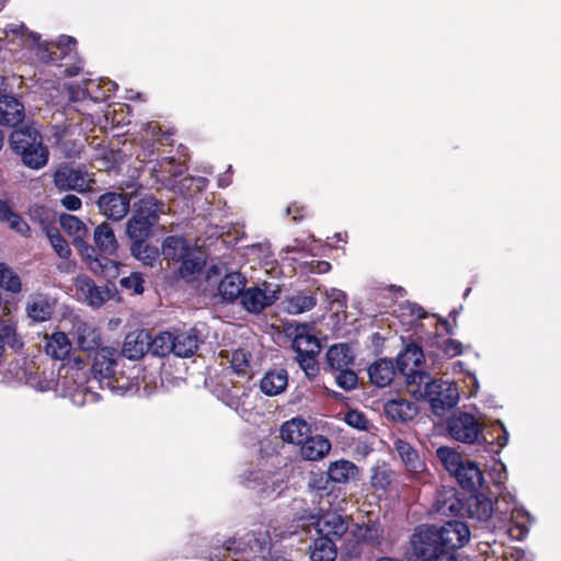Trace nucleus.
<instances>
[{
	"label": "nucleus",
	"instance_id": "f257e3e1",
	"mask_svg": "<svg viewBox=\"0 0 561 561\" xmlns=\"http://www.w3.org/2000/svg\"><path fill=\"white\" fill-rule=\"evenodd\" d=\"M468 525L449 520L437 527L421 525L410 538V561H459L458 550L470 540Z\"/></svg>",
	"mask_w": 561,
	"mask_h": 561
},
{
	"label": "nucleus",
	"instance_id": "f03ea898",
	"mask_svg": "<svg viewBox=\"0 0 561 561\" xmlns=\"http://www.w3.org/2000/svg\"><path fill=\"white\" fill-rule=\"evenodd\" d=\"M466 508L469 518L481 524L492 523L494 529H505L512 535L511 525H514L520 534L527 531L528 513L516 504L510 492H502L495 504L485 494H473L467 500Z\"/></svg>",
	"mask_w": 561,
	"mask_h": 561
},
{
	"label": "nucleus",
	"instance_id": "7ed1b4c3",
	"mask_svg": "<svg viewBox=\"0 0 561 561\" xmlns=\"http://www.w3.org/2000/svg\"><path fill=\"white\" fill-rule=\"evenodd\" d=\"M448 431L454 439L465 444L480 443L482 438L488 444V450L496 454L508 443V432L501 421H496L492 426L493 433L497 436H492V440H489L482 435L481 424L469 413L454 415L448 422Z\"/></svg>",
	"mask_w": 561,
	"mask_h": 561
},
{
	"label": "nucleus",
	"instance_id": "20e7f679",
	"mask_svg": "<svg viewBox=\"0 0 561 561\" xmlns=\"http://www.w3.org/2000/svg\"><path fill=\"white\" fill-rule=\"evenodd\" d=\"M419 385L410 390L416 399H424L431 403L433 412L443 416L459 401V391L455 383L445 380H435L428 376H419Z\"/></svg>",
	"mask_w": 561,
	"mask_h": 561
},
{
	"label": "nucleus",
	"instance_id": "39448f33",
	"mask_svg": "<svg viewBox=\"0 0 561 561\" xmlns=\"http://www.w3.org/2000/svg\"><path fill=\"white\" fill-rule=\"evenodd\" d=\"M9 144L27 168L38 170L47 164L48 150L43 145L42 136L34 127L24 126L13 130Z\"/></svg>",
	"mask_w": 561,
	"mask_h": 561
},
{
	"label": "nucleus",
	"instance_id": "423d86ee",
	"mask_svg": "<svg viewBox=\"0 0 561 561\" xmlns=\"http://www.w3.org/2000/svg\"><path fill=\"white\" fill-rule=\"evenodd\" d=\"M163 213V204L153 196H145L134 204L131 217L126 224V233L131 241H146Z\"/></svg>",
	"mask_w": 561,
	"mask_h": 561
},
{
	"label": "nucleus",
	"instance_id": "0eeeda50",
	"mask_svg": "<svg viewBox=\"0 0 561 561\" xmlns=\"http://www.w3.org/2000/svg\"><path fill=\"white\" fill-rule=\"evenodd\" d=\"M437 457L463 489L472 490L482 484L483 474L481 469L474 462L465 460L454 449L439 447Z\"/></svg>",
	"mask_w": 561,
	"mask_h": 561
},
{
	"label": "nucleus",
	"instance_id": "6e6552de",
	"mask_svg": "<svg viewBox=\"0 0 561 561\" xmlns=\"http://www.w3.org/2000/svg\"><path fill=\"white\" fill-rule=\"evenodd\" d=\"M7 35L9 33L21 36L25 41H31L35 46L36 56L44 62H54L61 58V55H67L76 47V39L70 36H60L56 45L39 43V35L27 30L23 23H11L5 28Z\"/></svg>",
	"mask_w": 561,
	"mask_h": 561
},
{
	"label": "nucleus",
	"instance_id": "1a4fd4ad",
	"mask_svg": "<svg viewBox=\"0 0 561 561\" xmlns=\"http://www.w3.org/2000/svg\"><path fill=\"white\" fill-rule=\"evenodd\" d=\"M206 282L207 286L217 288L222 300L231 302L241 299L247 279L239 272L227 273L226 266L218 264L208 268Z\"/></svg>",
	"mask_w": 561,
	"mask_h": 561
},
{
	"label": "nucleus",
	"instance_id": "9d476101",
	"mask_svg": "<svg viewBox=\"0 0 561 561\" xmlns=\"http://www.w3.org/2000/svg\"><path fill=\"white\" fill-rule=\"evenodd\" d=\"M279 293V285L263 282L244 288L240 302L248 312L260 313L278 299Z\"/></svg>",
	"mask_w": 561,
	"mask_h": 561
},
{
	"label": "nucleus",
	"instance_id": "9b49d317",
	"mask_svg": "<svg viewBox=\"0 0 561 561\" xmlns=\"http://www.w3.org/2000/svg\"><path fill=\"white\" fill-rule=\"evenodd\" d=\"M424 359L423 351L414 343L408 344L397 357V369L405 377L409 391L419 385V376H428L420 369Z\"/></svg>",
	"mask_w": 561,
	"mask_h": 561
},
{
	"label": "nucleus",
	"instance_id": "f8f14e48",
	"mask_svg": "<svg viewBox=\"0 0 561 561\" xmlns=\"http://www.w3.org/2000/svg\"><path fill=\"white\" fill-rule=\"evenodd\" d=\"M93 183L92 175L81 168L61 165L54 172V184L59 191L87 192Z\"/></svg>",
	"mask_w": 561,
	"mask_h": 561
},
{
	"label": "nucleus",
	"instance_id": "ddd939ff",
	"mask_svg": "<svg viewBox=\"0 0 561 561\" xmlns=\"http://www.w3.org/2000/svg\"><path fill=\"white\" fill-rule=\"evenodd\" d=\"M84 381V371L69 367L65 368V374L58 379L57 386L65 397H69L75 404L82 405L87 401V396H92L85 391Z\"/></svg>",
	"mask_w": 561,
	"mask_h": 561
},
{
	"label": "nucleus",
	"instance_id": "4468645a",
	"mask_svg": "<svg viewBox=\"0 0 561 561\" xmlns=\"http://www.w3.org/2000/svg\"><path fill=\"white\" fill-rule=\"evenodd\" d=\"M319 537H328L331 541L341 539L348 529V520L346 517L336 512H325L320 516H310Z\"/></svg>",
	"mask_w": 561,
	"mask_h": 561
},
{
	"label": "nucleus",
	"instance_id": "2eb2a0df",
	"mask_svg": "<svg viewBox=\"0 0 561 561\" xmlns=\"http://www.w3.org/2000/svg\"><path fill=\"white\" fill-rule=\"evenodd\" d=\"M100 213L107 219L119 221L128 214L130 208V198L127 194L117 192H106L98 198Z\"/></svg>",
	"mask_w": 561,
	"mask_h": 561
},
{
	"label": "nucleus",
	"instance_id": "dca6fc26",
	"mask_svg": "<svg viewBox=\"0 0 561 561\" xmlns=\"http://www.w3.org/2000/svg\"><path fill=\"white\" fill-rule=\"evenodd\" d=\"M293 337V348L300 355H318L321 351L319 340L312 333V328L309 324H296L290 333Z\"/></svg>",
	"mask_w": 561,
	"mask_h": 561
},
{
	"label": "nucleus",
	"instance_id": "f3484780",
	"mask_svg": "<svg viewBox=\"0 0 561 561\" xmlns=\"http://www.w3.org/2000/svg\"><path fill=\"white\" fill-rule=\"evenodd\" d=\"M55 309V301L44 294H33L28 297L25 311L34 322H44L51 318Z\"/></svg>",
	"mask_w": 561,
	"mask_h": 561
},
{
	"label": "nucleus",
	"instance_id": "a211bd4d",
	"mask_svg": "<svg viewBox=\"0 0 561 561\" xmlns=\"http://www.w3.org/2000/svg\"><path fill=\"white\" fill-rule=\"evenodd\" d=\"M149 332L146 330H136L126 335L122 354L129 359H139L149 351Z\"/></svg>",
	"mask_w": 561,
	"mask_h": 561
},
{
	"label": "nucleus",
	"instance_id": "6ab92c4d",
	"mask_svg": "<svg viewBox=\"0 0 561 561\" xmlns=\"http://www.w3.org/2000/svg\"><path fill=\"white\" fill-rule=\"evenodd\" d=\"M24 118V105L14 96H0V124L15 126Z\"/></svg>",
	"mask_w": 561,
	"mask_h": 561
},
{
	"label": "nucleus",
	"instance_id": "aec40b11",
	"mask_svg": "<svg viewBox=\"0 0 561 561\" xmlns=\"http://www.w3.org/2000/svg\"><path fill=\"white\" fill-rule=\"evenodd\" d=\"M201 336L195 329L174 334L173 354L178 357H191L195 354L201 343Z\"/></svg>",
	"mask_w": 561,
	"mask_h": 561
},
{
	"label": "nucleus",
	"instance_id": "412c9836",
	"mask_svg": "<svg viewBox=\"0 0 561 561\" xmlns=\"http://www.w3.org/2000/svg\"><path fill=\"white\" fill-rule=\"evenodd\" d=\"M393 449L410 472L416 474L425 469V463L420 458L417 451L408 442L396 438L393 440Z\"/></svg>",
	"mask_w": 561,
	"mask_h": 561
},
{
	"label": "nucleus",
	"instance_id": "4be33fe9",
	"mask_svg": "<svg viewBox=\"0 0 561 561\" xmlns=\"http://www.w3.org/2000/svg\"><path fill=\"white\" fill-rule=\"evenodd\" d=\"M331 449L329 439L322 435L308 436L300 444V456L308 461L322 459Z\"/></svg>",
	"mask_w": 561,
	"mask_h": 561
},
{
	"label": "nucleus",
	"instance_id": "5701e85b",
	"mask_svg": "<svg viewBox=\"0 0 561 561\" xmlns=\"http://www.w3.org/2000/svg\"><path fill=\"white\" fill-rule=\"evenodd\" d=\"M77 285L84 300L92 307H100L112 297V290L107 286H95L88 277H79Z\"/></svg>",
	"mask_w": 561,
	"mask_h": 561
},
{
	"label": "nucleus",
	"instance_id": "b1692460",
	"mask_svg": "<svg viewBox=\"0 0 561 561\" xmlns=\"http://www.w3.org/2000/svg\"><path fill=\"white\" fill-rule=\"evenodd\" d=\"M117 352L110 347L98 348L92 370L101 378H111L115 375Z\"/></svg>",
	"mask_w": 561,
	"mask_h": 561
},
{
	"label": "nucleus",
	"instance_id": "393cba45",
	"mask_svg": "<svg viewBox=\"0 0 561 561\" xmlns=\"http://www.w3.org/2000/svg\"><path fill=\"white\" fill-rule=\"evenodd\" d=\"M310 425L302 419L294 417L280 427V437L284 442L300 445L310 434Z\"/></svg>",
	"mask_w": 561,
	"mask_h": 561
},
{
	"label": "nucleus",
	"instance_id": "a878e982",
	"mask_svg": "<svg viewBox=\"0 0 561 561\" xmlns=\"http://www.w3.org/2000/svg\"><path fill=\"white\" fill-rule=\"evenodd\" d=\"M385 412L388 417L394 421L407 422L416 415L417 408L408 399L397 398L385 403Z\"/></svg>",
	"mask_w": 561,
	"mask_h": 561
},
{
	"label": "nucleus",
	"instance_id": "bb28decb",
	"mask_svg": "<svg viewBox=\"0 0 561 561\" xmlns=\"http://www.w3.org/2000/svg\"><path fill=\"white\" fill-rule=\"evenodd\" d=\"M193 251H196V249L192 248L183 237L170 236L162 243V255L165 260L179 262Z\"/></svg>",
	"mask_w": 561,
	"mask_h": 561
},
{
	"label": "nucleus",
	"instance_id": "cd10ccee",
	"mask_svg": "<svg viewBox=\"0 0 561 561\" xmlns=\"http://www.w3.org/2000/svg\"><path fill=\"white\" fill-rule=\"evenodd\" d=\"M77 344L84 352L98 350L101 345V336L98 330L90 323L78 321L75 324Z\"/></svg>",
	"mask_w": 561,
	"mask_h": 561
},
{
	"label": "nucleus",
	"instance_id": "c85d7f7f",
	"mask_svg": "<svg viewBox=\"0 0 561 561\" xmlns=\"http://www.w3.org/2000/svg\"><path fill=\"white\" fill-rule=\"evenodd\" d=\"M72 348V343L64 332H54L45 335V352L54 359L66 358Z\"/></svg>",
	"mask_w": 561,
	"mask_h": 561
},
{
	"label": "nucleus",
	"instance_id": "c756f323",
	"mask_svg": "<svg viewBox=\"0 0 561 561\" xmlns=\"http://www.w3.org/2000/svg\"><path fill=\"white\" fill-rule=\"evenodd\" d=\"M288 382L285 369H273L267 371L260 381V388L266 396L273 397L282 393Z\"/></svg>",
	"mask_w": 561,
	"mask_h": 561
},
{
	"label": "nucleus",
	"instance_id": "7c9ffc66",
	"mask_svg": "<svg viewBox=\"0 0 561 561\" xmlns=\"http://www.w3.org/2000/svg\"><path fill=\"white\" fill-rule=\"evenodd\" d=\"M368 375L374 385L377 387H386L392 381L396 369L391 360L381 358L370 365Z\"/></svg>",
	"mask_w": 561,
	"mask_h": 561
},
{
	"label": "nucleus",
	"instance_id": "2f4dec72",
	"mask_svg": "<svg viewBox=\"0 0 561 561\" xmlns=\"http://www.w3.org/2000/svg\"><path fill=\"white\" fill-rule=\"evenodd\" d=\"M325 356L330 368L333 370L350 367L354 360V354L351 347L345 343L330 346Z\"/></svg>",
	"mask_w": 561,
	"mask_h": 561
},
{
	"label": "nucleus",
	"instance_id": "473e14b6",
	"mask_svg": "<svg viewBox=\"0 0 561 561\" xmlns=\"http://www.w3.org/2000/svg\"><path fill=\"white\" fill-rule=\"evenodd\" d=\"M93 240L96 248L104 254L112 255L118 248V242L113 229L106 222L95 227Z\"/></svg>",
	"mask_w": 561,
	"mask_h": 561
},
{
	"label": "nucleus",
	"instance_id": "72a5a7b5",
	"mask_svg": "<svg viewBox=\"0 0 561 561\" xmlns=\"http://www.w3.org/2000/svg\"><path fill=\"white\" fill-rule=\"evenodd\" d=\"M327 473L332 482L346 483L357 477L358 470L352 461L341 459L332 462Z\"/></svg>",
	"mask_w": 561,
	"mask_h": 561
},
{
	"label": "nucleus",
	"instance_id": "f704fd0d",
	"mask_svg": "<svg viewBox=\"0 0 561 561\" xmlns=\"http://www.w3.org/2000/svg\"><path fill=\"white\" fill-rule=\"evenodd\" d=\"M205 266V259L202 253L196 250L190 255L181 260V266L179 268L180 276L186 282H192L201 274Z\"/></svg>",
	"mask_w": 561,
	"mask_h": 561
},
{
	"label": "nucleus",
	"instance_id": "c9c22d12",
	"mask_svg": "<svg viewBox=\"0 0 561 561\" xmlns=\"http://www.w3.org/2000/svg\"><path fill=\"white\" fill-rule=\"evenodd\" d=\"M311 561H334L336 559L335 542L328 537H318L310 547Z\"/></svg>",
	"mask_w": 561,
	"mask_h": 561
},
{
	"label": "nucleus",
	"instance_id": "e433bc0d",
	"mask_svg": "<svg viewBox=\"0 0 561 561\" xmlns=\"http://www.w3.org/2000/svg\"><path fill=\"white\" fill-rule=\"evenodd\" d=\"M317 304V299L312 295L298 293L288 297L286 300V311L290 314H300L311 310Z\"/></svg>",
	"mask_w": 561,
	"mask_h": 561
},
{
	"label": "nucleus",
	"instance_id": "4c0bfd02",
	"mask_svg": "<svg viewBox=\"0 0 561 561\" xmlns=\"http://www.w3.org/2000/svg\"><path fill=\"white\" fill-rule=\"evenodd\" d=\"M12 348L22 347L23 343L18 336L15 324L11 320L0 321V356L4 353L5 346Z\"/></svg>",
	"mask_w": 561,
	"mask_h": 561
},
{
	"label": "nucleus",
	"instance_id": "58836bf2",
	"mask_svg": "<svg viewBox=\"0 0 561 561\" xmlns=\"http://www.w3.org/2000/svg\"><path fill=\"white\" fill-rule=\"evenodd\" d=\"M436 511L443 515H456L460 512L462 504L457 499L455 490L446 491L437 499Z\"/></svg>",
	"mask_w": 561,
	"mask_h": 561
},
{
	"label": "nucleus",
	"instance_id": "ea45409f",
	"mask_svg": "<svg viewBox=\"0 0 561 561\" xmlns=\"http://www.w3.org/2000/svg\"><path fill=\"white\" fill-rule=\"evenodd\" d=\"M130 252L135 259L148 266H153L158 259V250L145 241H133Z\"/></svg>",
	"mask_w": 561,
	"mask_h": 561
},
{
	"label": "nucleus",
	"instance_id": "a19ab883",
	"mask_svg": "<svg viewBox=\"0 0 561 561\" xmlns=\"http://www.w3.org/2000/svg\"><path fill=\"white\" fill-rule=\"evenodd\" d=\"M174 334L171 332H162L154 336H150L151 353L157 356H165L173 353Z\"/></svg>",
	"mask_w": 561,
	"mask_h": 561
},
{
	"label": "nucleus",
	"instance_id": "79ce46f5",
	"mask_svg": "<svg viewBox=\"0 0 561 561\" xmlns=\"http://www.w3.org/2000/svg\"><path fill=\"white\" fill-rule=\"evenodd\" d=\"M59 221L62 229L72 236L76 241H81L88 232L85 225L73 215L64 214Z\"/></svg>",
	"mask_w": 561,
	"mask_h": 561
},
{
	"label": "nucleus",
	"instance_id": "37998d69",
	"mask_svg": "<svg viewBox=\"0 0 561 561\" xmlns=\"http://www.w3.org/2000/svg\"><path fill=\"white\" fill-rule=\"evenodd\" d=\"M0 286L12 294H18L22 290V284L18 274L3 263H0Z\"/></svg>",
	"mask_w": 561,
	"mask_h": 561
},
{
	"label": "nucleus",
	"instance_id": "c03bdc74",
	"mask_svg": "<svg viewBox=\"0 0 561 561\" xmlns=\"http://www.w3.org/2000/svg\"><path fill=\"white\" fill-rule=\"evenodd\" d=\"M329 477L328 474L324 476L323 473H312L308 481V489L314 499L316 496L323 497L330 496L329 491Z\"/></svg>",
	"mask_w": 561,
	"mask_h": 561
},
{
	"label": "nucleus",
	"instance_id": "a18cd8bd",
	"mask_svg": "<svg viewBox=\"0 0 561 561\" xmlns=\"http://www.w3.org/2000/svg\"><path fill=\"white\" fill-rule=\"evenodd\" d=\"M94 252V249L90 245H84L82 249V253L89 261V266L92 272L104 274L110 266H114L115 263L107 257L93 256Z\"/></svg>",
	"mask_w": 561,
	"mask_h": 561
},
{
	"label": "nucleus",
	"instance_id": "49530a36",
	"mask_svg": "<svg viewBox=\"0 0 561 561\" xmlns=\"http://www.w3.org/2000/svg\"><path fill=\"white\" fill-rule=\"evenodd\" d=\"M47 237L57 255L60 259L68 260L71 255V249L68 242L57 231L49 230Z\"/></svg>",
	"mask_w": 561,
	"mask_h": 561
},
{
	"label": "nucleus",
	"instance_id": "de8ad7c7",
	"mask_svg": "<svg viewBox=\"0 0 561 561\" xmlns=\"http://www.w3.org/2000/svg\"><path fill=\"white\" fill-rule=\"evenodd\" d=\"M250 537L248 543L254 553H264L268 549L270 536L266 530L253 531Z\"/></svg>",
	"mask_w": 561,
	"mask_h": 561
},
{
	"label": "nucleus",
	"instance_id": "09e8293b",
	"mask_svg": "<svg viewBox=\"0 0 561 561\" xmlns=\"http://www.w3.org/2000/svg\"><path fill=\"white\" fill-rule=\"evenodd\" d=\"M335 381L337 386L346 391L353 390L357 386V376L348 367L337 369Z\"/></svg>",
	"mask_w": 561,
	"mask_h": 561
},
{
	"label": "nucleus",
	"instance_id": "8fccbe9b",
	"mask_svg": "<svg viewBox=\"0 0 561 561\" xmlns=\"http://www.w3.org/2000/svg\"><path fill=\"white\" fill-rule=\"evenodd\" d=\"M316 356L317 355H300L296 357L299 367L304 370L308 379H313L319 373Z\"/></svg>",
	"mask_w": 561,
	"mask_h": 561
},
{
	"label": "nucleus",
	"instance_id": "3c124183",
	"mask_svg": "<svg viewBox=\"0 0 561 561\" xmlns=\"http://www.w3.org/2000/svg\"><path fill=\"white\" fill-rule=\"evenodd\" d=\"M391 483V472L386 468H376L371 474V485L377 490H386Z\"/></svg>",
	"mask_w": 561,
	"mask_h": 561
},
{
	"label": "nucleus",
	"instance_id": "603ef678",
	"mask_svg": "<svg viewBox=\"0 0 561 561\" xmlns=\"http://www.w3.org/2000/svg\"><path fill=\"white\" fill-rule=\"evenodd\" d=\"M249 357L250 354L242 348L233 351L230 360L232 369L237 374H243L249 365Z\"/></svg>",
	"mask_w": 561,
	"mask_h": 561
},
{
	"label": "nucleus",
	"instance_id": "864d4df0",
	"mask_svg": "<svg viewBox=\"0 0 561 561\" xmlns=\"http://www.w3.org/2000/svg\"><path fill=\"white\" fill-rule=\"evenodd\" d=\"M119 284L123 288L131 290L135 294H141L144 291V277L139 273H133L127 277H123Z\"/></svg>",
	"mask_w": 561,
	"mask_h": 561
},
{
	"label": "nucleus",
	"instance_id": "5fc2aeb1",
	"mask_svg": "<svg viewBox=\"0 0 561 561\" xmlns=\"http://www.w3.org/2000/svg\"><path fill=\"white\" fill-rule=\"evenodd\" d=\"M345 422L357 430H366L368 421L364 413L357 411V410H351L345 414L344 417Z\"/></svg>",
	"mask_w": 561,
	"mask_h": 561
},
{
	"label": "nucleus",
	"instance_id": "6e6d98bb",
	"mask_svg": "<svg viewBox=\"0 0 561 561\" xmlns=\"http://www.w3.org/2000/svg\"><path fill=\"white\" fill-rule=\"evenodd\" d=\"M442 351L449 357H456L462 354V344L459 341L447 339L442 342Z\"/></svg>",
	"mask_w": 561,
	"mask_h": 561
},
{
	"label": "nucleus",
	"instance_id": "4d7b16f0",
	"mask_svg": "<svg viewBox=\"0 0 561 561\" xmlns=\"http://www.w3.org/2000/svg\"><path fill=\"white\" fill-rule=\"evenodd\" d=\"M5 222L8 224V226L11 229L15 230L16 232H19L22 236H25L30 230L27 224L16 213H14V215L10 219H8Z\"/></svg>",
	"mask_w": 561,
	"mask_h": 561
},
{
	"label": "nucleus",
	"instance_id": "13d9d810",
	"mask_svg": "<svg viewBox=\"0 0 561 561\" xmlns=\"http://www.w3.org/2000/svg\"><path fill=\"white\" fill-rule=\"evenodd\" d=\"M325 296L331 304H336L340 308L346 307V295L337 288L325 290Z\"/></svg>",
	"mask_w": 561,
	"mask_h": 561
},
{
	"label": "nucleus",
	"instance_id": "bf43d9fd",
	"mask_svg": "<svg viewBox=\"0 0 561 561\" xmlns=\"http://www.w3.org/2000/svg\"><path fill=\"white\" fill-rule=\"evenodd\" d=\"M60 203L68 210H78L82 205L81 199L72 194L64 196Z\"/></svg>",
	"mask_w": 561,
	"mask_h": 561
},
{
	"label": "nucleus",
	"instance_id": "052dcab7",
	"mask_svg": "<svg viewBox=\"0 0 561 561\" xmlns=\"http://www.w3.org/2000/svg\"><path fill=\"white\" fill-rule=\"evenodd\" d=\"M14 215L11 206L5 201H0V220L5 222Z\"/></svg>",
	"mask_w": 561,
	"mask_h": 561
},
{
	"label": "nucleus",
	"instance_id": "680f3d73",
	"mask_svg": "<svg viewBox=\"0 0 561 561\" xmlns=\"http://www.w3.org/2000/svg\"><path fill=\"white\" fill-rule=\"evenodd\" d=\"M287 214H289V215H290V214H293V219H294L295 221H297V220H299V219H301V218H302V215H300V214L298 213V210H296V209H295V207H294V206H289V207H287Z\"/></svg>",
	"mask_w": 561,
	"mask_h": 561
},
{
	"label": "nucleus",
	"instance_id": "e2e57ef3",
	"mask_svg": "<svg viewBox=\"0 0 561 561\" xmlns=\"http://www.w3.org/2000/svg\"><path fill=\"white\" fill-rule=\"evenodd\" d=\"M73 267H75V264H73V263H71V262H66V263H64V264H61V265H59V266H58V268H59L60 271H64V272H67V273L72 272V271H73Z\"/></svg>",
	"mask_w": 561,
	"mask_h": 561
},
{
	"label": "nucleus",
	"instance_id": "0e129e2a",
	"mask_svg": "<svg viewBox=\"0 0 561 561\" xmlns=\"http://www.w3.org/2000/svg\"><path fill=\"white\" fill-rule=\"evenodd\" d=\"M319 272H328L330 270V264L328 262H319Z\"/></svg>",
	"mask_w": 561,
	"mask_h": 561
},
{
	"label": "nucleus",
	"instance_id": "69168bd1",
	"mask_svg": "<svg viewBox=\"0 0 561 561\" xmlns=\"http://www.w3.org/2000/svg\"><path fill=\"white\" fill-rule=\"evenodd\" d=\"M79 67L66 68L65 72L67 73V76H76L79 72Z\"/></svg>",
	"mask_w": 561,
	"mask_h": 561
},
{
	"label": "nucleus",
	"instance_id": "338daca9",
	"mask_svg": "<svg viewBox=\"0 0 561 561\" xmlns=\"http://www.w3.org/2000/svg\"><path fill=\"white\" fill-rule=\"evenodd\" d=\"M442 325L445 328V330L447 331L448 334H451L453 333V329L449 325L448 321L446 320H442L440 321Z\"/></svg>",
	"mask_w": 561,
	"mask_h": 561
},
{
	"label": "nucleus",
	"instance_id": "774afa93",
	"mask_svg": "<svg viewBox=\"0 0 561 561\" xmlns=\"http://www.w3.org/2000/svg\"><path fill=\"white\" fill-rule=\"evenodd\" d=\"M226 403H227V405H229L231 408H237L238 407V399L237 398H231V400L227 401Z\"/></svg>",
	"mask_w": 561,
	"mask_h": 561
}]
</instances>
